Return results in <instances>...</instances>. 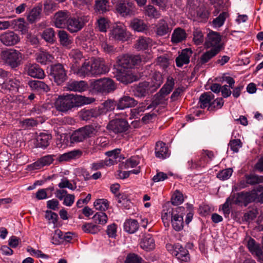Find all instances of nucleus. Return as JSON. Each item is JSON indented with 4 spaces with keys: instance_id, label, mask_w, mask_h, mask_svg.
<instances>
[{
    "instance_id": "nucleus-17",
    "label": "nucleus",
    "mask_w": 263,
    "mask_h": 263,
    "mask_svg": "<svg viewBox=\"0 0 263 263\" xmlns=\"http://www.w3.org/2000/svg\"><path fill=\"white\" fill-rule=\"evenodd\" d=\"M10 28L14 30L21 32L22 34L28 32V26L24 18H18L17 19L9 21Z\"/></svg>"
},
{
    "instance_id": "nucleus-50",
    "label": "nucleus",
    "mask_w": 263,
    "mask_h": 263,
    "mask_svg": "<svg viewBox=\"0 0 263 263\" xmlns=\"http://www.w3.org/2000/svg\"><path fill=\"white\" fill-rule=\"evenodd\" d=\"M194 15L200 22H205L208 20L209 13L207 10L203 8H200L193 12Z\"/></svg>"
},
{
    "instance_id": "nucleus-46",
    "label": "nucleus",
    "mask_w": 263,
    "mask_h": 263,
    "mask_svg": "<svg viewBox=\"0 0 263 263\" xmlns=\"http://www.w3.org/2000/svg\"><path fill=\"white\" fill-rule=\"evenodd\" d=\"M245 179L246 182L251 185L263 182V176H259L254 174L246 175Z\"/></svg>"
},
{
    "instance_id": "nucleus-9",
    "label": "nucleus",
    "mask_w": 263,
    "mask_h": 263,
    "mask_svg": "<svg viewBox=\"0 0 263 263\" xmlns=\"http://www.w3.org/2000/svg\"><path fill=\"white\" fill-rule=\"evenodd\" d=\"M19 35L13 31H7L0 34V41L5 46H12L20 42Z\"/></svg>"
},
{
    "instance_id": "nucleus-28",
    "label": "nucleus",
    "mask_w": 263,
    "mask_h": 263,
    "mask_svg": "<svg viewBox=\"0 0 263 263\" xmlns=\"http://www.w3.org/2000/svg\"><path fill=\"white\" fill-rule=\"evenodd\" d=\"M152 45V40L148 37L141 36L137 40L135 45V48L138 50L147 49Z\"/></svg>"
},
{
    "instance_id": "nucleus-4",
    "label": "nucleus",
    "mask_w": 263,
    "mask_h": 263,
    "mask_svg": "<svg viewBox=\"0 0 263 263\" xmlns=\"http://www.w3.org/2000/svg\"><path fill=\"white\" fill-rule=\"evenodd\" d=\"M91 86L94 90L102 93L112 92L116 88L114 82L109 78L95 80L91 83Z\"/></svg>"
},
{
    "instance_id": "nucleus-1",
    "label": "nucleus",
    "mask_w": 263,
    "mask_h": 263,
    "mask_svg": "<svg viewBox=\"0 0 263 263\" xmlns=\"http://www.w3.org/2000/svg\"><path fill=\"white\" fill-rule=\"evenodd\" d=\"M72 70L74 74L84 78L104 74L109 71V68L103 59L94 58L90 61L85 60L80 67L72 66Z\"/></svg>"
},
{
    "instance_id": "nucleus-53",
    "label": "nucleus",
    "mask_w": 263,
    "mask_h": 263,
    "mask_svg": "<svg viewBox=\"0 0 263 263\" xmlns=\"http://www.w3.org/2000/svg\"><path fill=\"white\" fill-rule=\"evenodd\" d=\"M166 101L165 96L162 95L159 92L155 95L151 105L147 107V109L155 108L160 104H164Z\"/></svg>"
},
{
    "instance_id": "nucleus-26",
    "label": "nucleus",
    "mask_w": 263,
    "mask_h": 263,
    "mask_svg": "<svg viewBox=\"0 0 263 263\" xmlns=\"http://www.w3.org/2000/svg\"><path fill=\"white\" fill-rule=\"evenodd\" d=\"M53 59V56L46 51L40 50L35 54L36 62L42 65H46L52 62Z\"/></svg>"
},
{
    "instance_id": "nucleus-11",
    "label": "nucleus",
    "mask_w": 263,
    "mask_h": 263,
    "mask_svg": "<svg viewBox=\"0 0 263 263\" xmlns=\"http://www.w3.org/2000/svg\"><path fill=\"white\" fill-rule=\"evenodd\" d=\"M70 13L68 11H59L53 17V22L55 26L59 28H66Z\"/></svg>"
},
{
    "instance_id": "nucleus-6",
    "label": "nucleus",
    "mask_w": 263,
    "mask_h": 263,
    "mask_svg": "<svg viewBox=\"0 0 263 263\" xmlns=\"http://www.w3.org/2000/svg\"><path fill=\"white\" fill-rule=\"evenodd\" d=\"M89 21V16L87 15L75 16L71 17L70 15L66 29L70 33H76L80 31L85 25Z\"/></svg>"
},
{
    "instance_id": "nucleus-24",
    "label": "nucleus",
    "mask_w": 263,
    "mask_h": 263,
    "mask_svg": "<svg viewBox=\"0 0 263 263\" xmlns=\"http://www.w3.org/2000/svg\"><path fill=\"white\" fill-rule=\"evenodd\" d=\"M176 251L173 252V255L183 261H187L189 259V254L188 251L183 248L179 243L176 244Z\"/></svg>"
},
{
    "instance_id": "nucleus-3",
    "label": "nucleus",
    "mask_w": 263,
    "mask_h": 263,
    "mask_svg": "<svg viewBox=\"0 0 263 263\" xmlns=\"http://www.w3.org/2000/svg\"><path fill=\"white\" fill-rule=\"evenodd\" d=\"M97 126L92 125H86L75 130L71 135L72 142H81L85 139L95 135L98 132Z\"/></svg>"
},
{
    "instance_id": "nucleus-45",
    "label": "nucleus",
    "mask_w": 263,
    "mask_h": 263,
    "mask_svg": "<svg viewBox=\"0 0 263 263\" xmlns=\"http://www.w3.org/2000/svg\"><path fill=\"white\" fill-rule=\"evenodd\" d=\"M41 9L39 7H34L29 12L27 15V18L29 22L33 23L40 17Z\"/></svg>"
},
{
    "instance_id": "nucleus-20",
    "label": "nucleus",
    "mask_w": 263,
    "mask_h": 263,
    "mask_svg": "<svg viewBox=\"0 0 263 263\" xmlns=\"http://www.w3.org/2000/svg\"><path fill=\"white\" fill-rule=\"evenodd\" d=\"M137 101L134 98L127 96H124L120 98L116 105L118 109H124L126 108L133 107L136 105Z\"/></svg>"
},
{
    "instance_id": "nucleus-56",
    "label": "nucleus",
    "mask_w": 263,
    "mask_h": 263,
    "mask_svg": "<svg viewBox=\"0 0 263 263\" xmlns=\"http://www.w3.org/2000/svg\"><path fill=\"white\" fill-rule=\"evenodd\" d=\"M63 233L59 230L57 229L54 231V233L52 234L51 241L55 245H58L63 242Z\"/></svg>"
},
{
    "instance_id": "nucleus-61",
    "label": "nucleus",
    "mask_w": 263,
    "mask_h": 263,
    "mask_svg": "<svg viewBox=\"0 0 263 263\" xmlns=\"http://www.w3.org/2000/svg\"><path fill=\"white\" fill-rule=\"evenodd\" d=\"M69 56L74 63H78L83 58L82 53L78 49H72L69 53Z\"/></svg>"
},
{
    "instance_id": "nucleus-31",
    "label": "nucleus",
    "mask_w": 263,
    "mask_h": 263,
    "mask_svg": "<svg viewBox=\"0 0 263 263\" xmlns=\"http://www.w3.org/2000/svg\"><path fill=\"white\" fill-rule=\"evenodd\" d=\"M176 211V208H173L172 207H164L163 208L161 218L165 227H168L169 226V222L172 220Z\"/></svg>"
},
{
    "instance_id": "nucleus-32",
    "label": "nucleus",
    "mask_w": 263,
    "mask_h": 263,
    "mask_svg": "<svg viewBox=\"0 0 263 263\" xmlns=\"http://www.w3.org/2000/svg\"><path fill=\"white\" fill-rule=\"evenodd\" d=\"M186 38V33L184 30L180 28H176L172 34L171 41L173 43H179L185 40Z\"/></svg>"
},
{
    "instance_id": "nucleus-41",
    "label": "nucleus",
    "mask_w": 263,
    "mask_h": 263,
    "mask_svg": "<svg viewBox=\"0 0 263 263\" xmlns=\"http://www.w3.org/2000/svg\"><path fill=\"white\" fill-rule=\"evenodd\" d=\"M130 26L133 30L138 32H143L147 29L143 21L138 18L133 19L130 22Z\"/></svg>"
},
{
    "instance_id": "nucleus-37",
    "label": "nucleus",
    "mask_w": 263,
    "mask_h": 263,
    "mask_svg": "<svg viewBox=\"0 0 263 263\" xmlns=\"http://www.w3.org/2000/svg\"><path fill=\"white\" fill-rule=\"evenodd\" d=\"M82 153L80 150H74L61 155L59 157L60 161H67L70 159H75L80 158Z\"/></svg>"
},
{
    "instance_id": "nucleus-39",
    "label": "nucleus",
    "mask_w": 263,
    "mask_h": 263,
    "mask_svg": "<svg viewBox=\"0 0 263 263\" xmlns=\"http://www.w3.org/2000/svg\"><path fill=\"white\" fill-rule=\"evenodd\" d=\"M208 162H209L208 159L201 154V157L198 159H195L189 161L188 164L191 168L194 169L204 167Z\"/></svg>"
},
{
    "instance_id": "nucleus-59",
    "label": "nucleus",
    "mask_w": 263,
    "mask_h": 263,
    "mask_svg": "<svg viewBox=\"0 0 263 263\" xmlns=\"http://www.w3.org/2000/svg\"><path fill=\"white\" fill-rule=\"evenodd\" d=\"M171 201L174 205H178L182 203L183 201V196L181 192L176 190L172 196Z\"/></svg>"
},
{
    "instance_id": "nucleus-16",
    "label": "nucleus",
    "mask_w": 263,
    "mask_h": 263,
    "mask_svg": "<svg viewBox=\"0 0 263 263\" xmlns=\"http://www.w3.org/2000/svg\"><path fill=\"white\" fill-rule=\"evenodd\" d=\"M245 240L250 252L258 257L263 258V249L260 247L259 245L257 243L255 240L250 237L246 238Z\"/></svg>"
},
{
    "instance_id": "nucleus-14",
    "label": "nucleus",
    "mask_w": 263,
    "mask_h": 263,
    "mask_svg": "<svg viewBox=\"0 0 263 263\" xmlns=\"http://www.w3.org/2000/svg\"><path fill=\"white\" fill-rule=\"evenodd\" d=\"M232 202L235 204H242L247 206L253 201V197L250 193L241 192L231 196Z\"/></svg>"
},
{
    "instance_id": "nucleus-33",
    "label": "nucleus",
    "mask_w": 263,
    "mask_h": 263,
    "mask_svg": "<svg viewBox=\"0 0 263 263\" xmlns=\"http://www.w3.org/2000/svg\"><path fill=\"white\" fill-rule=\"evenodd\" d=\"M149 83L146 81L140 83L135 88L134 94L138 97L145 96L148 91Z\"/></svg>"
},
{
    "instance_id": "nucleus-21",
    "label": "nucleus",
    "mask_w": 263,
    "mask_h": 263,
    "mask_svg": "<svg viewBox=\"0 0 263 263\" xmlns=\"http://www.w3.org/2000/svg\"><path fill=\"white\" fill-rule=\"evenodd\" d=\"M193 52L191 49L186 48L182 50L181 53L176 59V63L177 67H182L184 64L190 62V59Z\"/></svg>"
},
{
    "instance_id": "nucleus-13",
    "label": "nucleus",
    "mask_w": 263,
    "mask_h": 263,
    "mask_svg": "<svg viewBox=\"0 0 263 263\" xmlns=\"http://www.w3.org/2000/svg\"><path fill=\"white\" fill-rule=\"evenodd\" d=\"M135 6L129 1H120L117 5V11L123 16H130L134 14Z\"/></svg>"
},
{
    "instance_id": "nucleus-58",
    "label": "nucleus",
    "mask_w": 263,
    "mask_h": 263,
    "mask_svg": "<svg viewBox=\"0 0 263 263\" xmlns=\"http://www.w3.org/2000/svg\"><path fill=\"white\" fill-rule=\"evenodd\" d=\"M42 37L47 42L53 43L54 41V31L51 28L45 29L42 34Z\"/></svg>"
},
{
    "instance_id": "nucleus-19",
    "label": "nucleus",
    "mask_w": 263,
    "mask_h": 263,
    "mask_svg": "<svg viewBox=\"0 0 263 263\" xmlns=\"http://www.w3.org/2000/svg\"><path fill=\"white\" fill-rule=\"evenodd\" d=\"M172 29L165 18L160 20L156 25V33L158 36H162L168 34Z\"/></svg>"
},
{
    "instance_id": "nucleus-38",
    "label": "nucleus",
    "mask_w": 263,
    "mask_h": 263,
    "mask_svg": "<svg viewBox=\"0 0 263 263\" xmlns=\"http://www.w3.org/2000/svg\"><path fill=\"white\" fill-rule=\"evenodd\" d=\"M141 247L146 251H149L154 248V240L149 235L144 236L140 242Z\"/></svg>"
},
{
    "instance_id": "nucleus-10",
    "label": "nucleus",
    "mask_w": 263,
    "mask_h": 263,
    "mask_svg": "<svg viewBox=\"0 0 263 263\" xmlns=\"http://www.w3.org/2000/svg\"><path fill=\"white\" fill-rule=\"evenodd\" d=\"M184 208L182 206L176 207V211L171 220L173 229L176 231L181 230L184 226L183 211Z\"/></svg>"
},
{
    "instance_id": "nucleus-62",
    "label": "nucleus",
    "mask_w": 263,
    "mask_h": 263,
    "mask_svg": "<svg viewBox=\"0 0 263 263\" xmlns=\"http://www.w3.org/2000/svg\"><path fill=\"white\" fill-rule=\"evenodd\" d=\"M233 170L231 168L223 170L217 174V177L220 180H225L229 179L232 175Z\"/></svg>"
},
{
    "instance_id": "nucleus-8",
    "label": "nucleus",
    "mask_w": 263,
    "mask_h": 263,
    "mask_svg": "<svg viewBox=\"0 0 263 263\" xmlns=\"http://www.w3.org/2000/svg\"><path fill=\"white\" fill-rule=\"evenodd\" d=\"M129 35L126 26L123 23H118L112 26L109 33V37L115 41H125Z\"/></svg>"
},
{
    "instance_id": "nucleus-63",
    "label": "nucleus",
    "mask_w": 263,
    "mask_h": 263,
    "mask_svg": "<svg viewBox=\"0 0 263 263\" xmlns=\"http://www.w3.org/2000/svg\"><path fill=\"white\" fill-rule=\"evenodd\" d=\"M193 40L196 45L201 44L203 41V35L200 29H196L193 32Z\"/></svg>"
},
{
    "instance_id": "nucleus-40",
    "label": "nucleus",
    "mask_w": 263,
    "mask_h": 263,
    "mask_svg": "<svg viewBox=\"0 0 263 263\" xmlns=\"http://www.w3.org/2000/svg\"><path fill=\"white\" fill-rule=\"evenodd\" d=\"M100 114L99 110L97 109H83L80 112V117L83 120H88L91 118L97 117Z\"/></svg>"
},
{
    "instance_id": "nucleus-51",
    "label": "nucleus",
    "mask_w": 263,
    "mask_h": 263,
    "mask_svg": "<svg viewBox=\"0 0 263 263\" xmlns=\"http://www.w3.org/2000/svg\"><path fill=\"white\" fill-rule=\"evenodd\" d=\"M228 16V13L226 12L221 13L218 16L214 18L212 21V24L215 28H219L221 27Z\"/></svg>"
},
{
    "instance_id": "nucleus-5",
    "label": "nucleus",
    "mask_w": 263,
    "mask_h": 263,
    "mask_svg": "<svg viewBox=\"0 0 263 263\" xmlns=\"http://www.w3.org/2000/svg\"><path fill=\"white\" fill-rule=\"evenodd\" d=\"M4 61L12 68L17 67L20 65L22 60V54L18 50L8 49L2 52Z\"/></svg>"
},
{
    "instance_id": "nucleus-2",
    "label": "nucleus",
    "mask_w": 263,
    "mask_h": 263,
    "mask_svg": "<svg viewBox=\"0 0 263 263\" xmlns=\"http://www.w3.org/2000/svg\"><path fill=\"white\" fill-rule=\"evenodd\" d=\"M94 101L93 98H87L82 96H59L55 102V106L58 110L66 111L72 108L90 104Z\"/></svg>"
},
{
    "instance_id": "nucleus-48",
    "label": "nucleus",
    "mask_w": 263,
    "mask_h": 263,
    "mask_svg": "<svg viewBox=\"0 0 263 263\" xmlns=\"http://www.w3.org/2000/svg\"><path fill=\"white\" fill-rule=\"evenodd\" d=\"M140 162V158L138 156H133L122 164V167L124 168L127 169L130 167H134L139 164Z\"/></svg>"
},
{
    "instance_id": "nucleus-49",
    "label": "nucleus",
    "mask_w": 263,
    "mask_h": 263,
    "mask_svg": "<svg viewBox=\"0 0 263 263\" xmlns=\"http://www.w3.org/2000/svg\"><path fill=\"white\" fill-rule=\"evenodd\" d=\"M116 77L118 80L123 83H130L135 80L133 78L128 70H126L125 73L122 72Z\"/></svg>"
},
{
    "instance_id": "nucleus-12",
    "label": "nucleus",
    "mask_w": 263,
    "mask_h": 263,
    "mask_svg": "<svg viewBox=\"0 0 263 263\" xmlns=\"http://www.w3.org/2000/svg\"><path fill=\"white\" fill-rule=\"evenodd\" d=\"M128 124L125 120L116 119L109 122L107 126L108 129L118 134L126 132L128 129Z\"/></svg>"
},
{
    "instance_id": "nucleus-34",
    "label": "nucleus",
    "mask_w": 263,
    "mask_h": 263,
    "mask_svg": "<svg viewBox=\"0 0 263 263\" xmlns=\"http://www.w3.org/2000/svg\"><path fill=\"white\" fill-rule=\"evenodd\" d=\"M131 55L128 54H124L118 57L117 63L118 65L124 69L131 68Z\"/></svg>"
},
{
    "instance_id": "nucleus-64",
    "label": "nucleus",
    "mask_w": 263,
    "mask_h": 263,
    "mask_svg": "<svg viewBox=\"0 0 263 263\" xmlns=\"http://www.w3.org/2000/svg\"><path fill=\"white\" fill-rule=\"evenodd\" d=\"M241 141L239 139H234L230 141L229 146L231 151L234 153H237L241 147Z\"/></svg>"
},
{
    "instance_id": "nucleus-43",
    "label": "nucleus",
    "mask_w": 263,
    "mask_h": 263,
    "mask_svg": "<svg viewBox=\"0 0 263 263\" xmlns=\"http://www.w3.org/2000/svg\"><path fill=\"white\" fill-rule=\"evenodd\" d=\"M144 14L149 17L158 18L160 17V13L153 5H148L144 8Z\"/></svg>"
},
{
    "instance_id": "nucleus-23",
    "label": "nucleus",
    "mask_w": 263,
    "mask_h": 263,
    "mask_svg": "<svg viewBox=\"0 0 263 263\" xmlns=\"http://www.w3.org/2000/svg\"><path fill=\"white\" fill-rule=\"evenodd\" d=\"M67 88L70 91L83 92L87 90L88 86L84 81H74L68 83Z\"/></svg>"
},
{
    "instance_id": "nucleus-25",
    "label": "nucleus",
    "mask_w": 263,
    "mask_h": 263,
    "mask_svg": "<svg viewBox=\"0 0 263 263\" xmlns=\"http://www.w3.org/2000/svg\"><path fill=\"white\" fill-rule=\"evenodd\" d=\"M221 41V36L216 32L211 31L208 35L206 40V45L208 47H212L213 48L219 47L220 49L219 45Z\"/></svg>"
},
{
    "instance_id": "nucleus-57",
    "label": "nucleus",
    "mask_w": 263,
    "mask_h": 263,
    "mask_svg": "<svg viewBox=\"0 0 263 263\" xmlns=\"http://www.w3.org/2000/svg\"><path fill=\"white\" fill-rule=\"evenodd\" d=\"M105 155L114 160H118V162L124 159V157L121 155V149L120 148L107 151L105 153Z\"/></svg>"
},
{
    "instance_id": "nucleus-44",
    "label": "nucleus",
    "mask_w": 263,
    "mask_h": 263,
    "mask_svg": "<svg viewBox=\"0 0 263 263\" xmlns=\"http://www.w3.org/2000/svg\"><path fill=\"white\" fill-rule=\"evenodd\" d=\"M95 9L96 11L104 13L109 10V2L108 0H96Z\"/></svg>"
},
{
    "instance_id": "nucleus-29",
    "label": "nucleus",
    "mask_w": 263,
    "mask_h": 263,
    "mask_svg": "<svg viewBox=\"0 0 263 263\" xmlns=\"http://www.w3.org/2000/svg\"><path fill=\"white\" fill-rule=\"evenodd\" d=\"M214 98V96L211 92H206L202 94L199 98V104L201 108L208 107L210 110V105L212 100Z\"/></svg>"
},
{
    "instance_id": "nucleus-60",
    "label": "nucleus",
    "mask_w": 263,
    "mask_h": 263,
    "mask_svg": "<svg viewBox=\"0 0 263 263\" xmlns=\"http://www.w3.org/2000/svg\"><path fill=\"white\" fill-rule=\"evenodd\" d=\"M153 86L156 88L159 87L163 83V77L159 72H155L152 79Z\"/></svg>"
},
{
    "instance_id": "nucleus-22",
    "label": "nucleus",
    "mask_w": 263,
    "mask_h": 263,
    "mask_svg": "<svg viewBox=\"0 0 263 263\" xmlns=\"http://www.w3.org/2000/svg\"><path fill=\"white\" fill-rule=\"evenodd\" d=\"M155 155L157 158L164 159L169 157L170 152L166 144L159 141L156 143L155 146Z\"/></svg>"
},
{
    "instance_id": "nucleus-18",
    "label": "nucleus",
    "mask_w": 263,
    "mask_h": 263,
    "mask_svg": "<svg viewBox=\"0 0 263 263\" xmlns=\"http://www.w3.org/2000/svg\"><path fill=\"white\" fill-rule=\"evenodd\" d=\"M54 155H48L43 156L30 165L32 170H39L44 166L50 165L54 161Z\"/></svg>"
},
{
    "instance_id": "nucleus-55",
    "label": "nucleus",
    "mask_w": 263,
    "mask_h": 263,
    "mask_svg": "<svg viewBox=\"0 0 263 263\" xmlns=\"http://www.w3.org/2000/svg\"><path fill=\"white\" fill-rule=\"evenodd\" d=\"M93 219L96 223L104 225L106 223L108 218L106 214L103 212H97L93 216Z\"/></svg>"
},
{
    "instance_id": "nucleus-7",
    "label": "nucleus",
    "mask_w": 263,
    "mask_h": 263,
    "mask_svg": "<svg viewBox=\"0 0 263 263\" xmlns=\"http://www.w3.org/2000/svg\"><path fill=\"white\" fill-rule=\"evenodd\" d=\"M50 76L58 85H62L67 79L66 70L61 64H57L51 66Z\"/></svg>"
},
{
    "instance_id": "nucleus-27",
    "label": "nucleus",
    "mask_w": 263,
    "mask_h": 263,
    "mask_svg": "<svg viewBox=\"0 0 263 263\" xmlns=\"http://www.w3.org/2000/svg\"><path fill=\"white\" fill-rule=\"evenodd\" d=\"M51 135L45 133H41L36 137V146L42 148H46L51 139Z\"/></svg>"
},
{
    "instance_id": "nucleus-42",
    "label": "nucleus",
    "mask_w": 263,
    "mask_h": 263,
    "mask_svg": "<svg viewBox=\"0 0 263 263\" xmlns=\"http://www.w3.org/2000/svg\"><path fill=\"white\" fill-rule=\"evenodd\" d=\"M58 36L60 44L64 47H67L72 43V40L68 34L64 30H60L58 32Z\"/></svg>"
},
{
    "instance_id": "nucleus-35",
    "label": "nucleus",
    "mask_w": 263,
    "mask_h": 263,
    "mask_svg": "<svg viewBox=\"0 0 263 263\" xmlns=\"http://www.w3.org/2000/svg\"><path fill=\"white\" fill-rule=\"evenodd\" d=\"M139 228V223L137 220L128 219L126 220L124 223V230L129 233H134Z\"/></svg>"
},
{
    "instance_id": "nucleus-36",
    "label": "nucleus",
    "mask_w": 263,
    "mask_h": 263,
    "mask_svg": "<svg viewBox=\"0 0 263 263\" xmlns=\"http://www.w3.org/2000/svg\"><path fill=\"white\" fill-rule=\"evenodd\" d=\"M100 45L101 50L106 54L112 55L117 52V48L106 40L101 41Z\"/></svg>"
},
{
    "instance_id": "nucleus-54",
    "label": "nucleus",
    "mask_w": 263,
    "mask_h": 263,
    "mask_svg": "<svg viewBox=\"0 0 263 263\" xmlns=\"http://www.w3.org/2000/svg\"><path fill=\"white\" fill-rule=\"evenodd\" d=\"M57 8V4L52 0L46 1L44 4V12L49 15Z\"/></svg>"
},
{
    "instance_id": "nucleus-52",
    "label": "nucleus",
    "mask_w": 263,
    "mask_h": 263,
    "mask_svg": "<svg viewBox=\"0 0 263 263\" xmlns=\"http://www.w3.org/2000/svg\"><path fill=\"white\" fill-rule=\"evenodd\" d=\"M174 85V81L172 78L168 79L166 83L159 91L161 94L166 96L172 91Z\"/></svg>"
},
{
    "instance_id": "nucleus-30",
    "label": "nucleus",
    "mask_w": 263,
    "mask_h": 263,
    "mask_svg": "<svg viewBox=\"0 0 263 263\" xmlns=\"http://www.w3.org/2000/svg\"><path fill=\"white\" fill-rule=\"evenodd\" d=\"M219 51L220 48L219 47L212 48L211 50L202 54L199 59V64L201 65L205 64L215 56Z\"/></svg>"
},
{
    "instance_id": "nucleus-47",
    "label": "nucleus",
    "mask_w": 263,
    "mask_h": 263,
    "mask_svg": "<svg viewBox=\"0 0 263 263\" xmlns=\"http://www.w3.org/2000/svg\"><path fill=\"white\" fill-rule=\"evenodd\" d=\"M93 205L97 210L105 211L109 207V202L105 199H98L95 201Z\"/></svg>"
},
{
    "instance_id": "nucleus-15",
    "label": "nucleus",
    "mask_w": 263,
    "mask_h": 263,
    "mask_svg": "<svg viewBox=\"0 0 263 263\" xmlns=\"http://www.w3.org/2000/svg\"><path fill=\"white\" fill-rule=\"evenodd\" d=\"M25 69L27 74L31 77L42 79L45 77L44 70L36 64H28Z\"/></svg>"
}]
</instances>
